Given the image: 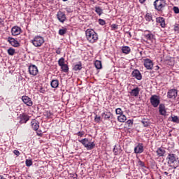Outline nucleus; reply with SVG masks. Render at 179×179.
Here are the masks:
<instances>
[{
    "instance_id": "obj_8",
    "label": "nucleus",
    "mask_w": 179,
    "mask_h": 179,
    "mask_svg": "<svg viewBox=\"0 0 179 179\" xmlns=\"http://www.w3.org/2000/svg\"><path fill=\"white\" fill-rule=\"evenodd\" d=\"M29 74L32 75V76H36L37 73H38V69L34 64H31L29 66Z\"/></svg>"
},
{
    "instance_id": "obj_19",
    "label": "nucleus",
    "mask_w": 179,
    "mask_h": 179,
    "mask_svg": "<svg viewBox=\"0 0 179 179\" xmlns=\"http://www.w3.org/2000/svg\"><path fill=\"white\" fill-rule=\"evenodd\" d=\"M156 153L159 157H163V156L166 155V150L162 147L159 148H157Z\"/></svg>"
},
{
    "instance_id": "obj_1",
    "label": "nucleus",
    "mask_w": 179,
    "mask_h": 179,
    "mask_svg": "<svg viewBox=\"0 0 179 179\" xmlns=\"http://www.w3.org/2000/svg\"><path fill=\"white\" fill-rule=\"evenodd\" d=\"M85 37L91 44H94V43L97 42V40H99V35L93 29H87L85 31Z\"/></svg>"
},
{
    "instance_id": "obj_54",
    "label": "nucleus",
    "mask_w": 179,
    "mask_h": 179,
    "mask_svg": "<svg viewBox=\"0 0 179 179\" xmlns=\"http://www.w3.org/2000/svg\"><path fill=\"white\" fill-rule=\"evenodd\" d=\"M0 24H3V19L0 18Z\"/></svg>"
},
{
    "instance_id": "obj_60",
    "label": "nucleus",
    "mask_w": 179,
    "mask_h": 179,
    "mask_svg": "<svg viewBox=\"0 0 179 179\" xmlns=\"http://www.w3.org/2000/svg\"><path fill=\"white\" fill-rule=\"evenodd\" d=\"M64 2H66V1H68V0H63Z\"/></svg>"
},
{
    "instance_id": "obj_18",
    "label": "nucleus",
    "mask_w": 179,
    "mask_h": 179,
    "mask_svg": "<svg viewBox=\"0 0 179 179\" xmlns=\"http://www.w3.org/2000/svg\"><path fill=\"white\" fill-rule=\"evenodd\" d=\"M139 92H141V88L136 87V88L131 90L129 93L131 96H133V97H138V96H139Z\"/></svg>"
},
{
    "instance_id": "obj_49",
    "label": "nucleus",
    "mask_w": 179,
    "mask_h": 179,
    "mask_svg": "<svg viewBox=\"0 0 179 179\" xmlns=\"http://www.w3.org/2000/svg\"><path fill=\"white\" fill-rule=\"evenodd\" d=\"M13 153H14V155H15V156H20V152L17 150H15L13 151Z\"/></svg>"
},
{
    "instance_id": "obj_28",
    "label": "nucleus",
    "mask_w": 179,
    "mask_h": 179,
    "mask_svg": "<svg viewBox=\"0 0 179 179\" xmlns=\"http://www.w3.org/2000/svg\"><path fill=\"white\" fill-rule=\"evenodd\" d=\"M61 69L62 72H64L65 73H66L68 71H69V67H68L67 64H64L63 66H61Z\"/></svg>"
},
{
    "instance_id": "obj_43",
    "label": "nucleus",
    "mask_w": 179,
    "mask_h": 179,
    "mask_svg": "<svg viewBox=\"0 0 179 179\" xmlns=\"http://www.w3.org/2000/svg\"><path fill=\"white\" fill-rule=\"evenodd\" d=\"M170 167H171L172 169H174L176 170V169H177V167H178V162H176V164H169Z\"/></svg>"
},
{
    "instance_id": "obj_17",
    "label": "nucleus",
    "mask_w": 179,
    "mask_h": 179,
    "mask_svg": "<svg viewBox=\"0 0 179 179\" xmlns=\"http://www.w3.org/2000/svg\"><path fill=\"white\" fill-rule=\"evenodd\" d=\"M21 31H22V29H20V27H13L11 29L12 36H19Z\"/></svg>"
},
{
    "instance_id": "obj_23",
    "label": "nucleus",
    "mask_w": 179,
    "mask_h": 179,
    "mask_svg": "<svg viewBox=\"0 0 179 179\" xmlns=\"http://www.w3.org/2000/svg\"><path fill=\"white\" fill-rule=\"evenodd\" d=\"M50 86L53 89H57L59 86V81L58 80H52L50 83Z\"/></svg>"
},
{
    "instance_id": "obj_53",
    "label": "nucleus",
    "mask_w": 179,
    "mask_h": 179,
    "mask_svg": "<svg viewBox=\"0 0 179 179\" xmlns=\"http://www.w3.org/2000/svg\"><path fill=\"white\" fill-rule=\"evenodd\" d=\"M37 135L38 136H42L43 134L41 133V131H37Z\"/></svg>"
},
{
    "instance_id": "obj_57",
    "label": "nucleus",
    "mask_w": 179,
    "mask_h": 179,
    "mask_svg": "<svg viewBox=\"0 0 179 179\" xmlns=\"http://www.w3.org/2000/svg\"><path fill=\"white\" fill-rule=\"evenodd\" d=\"M164 174H165V176H169V173L168 172H164Z\"/></svg>"
},
{
    "instance_id": "obj_24",
    "label": "nucleus",
    "mask_w": 179,
    "mask_h": 179,
    "mask_svg": "<svg viewBox=\"0 0 179 179\" xmlns=\"http://www.w3.org/2000/svg\"><path fill=\"white\" fill-rule=\"evenodd\" d=\"M145 20L146 22H153V16L152 15V13H147L145 15Z\"/></svg>"
},
{
    "instance_id": "obj_61",
    "label": "nucleus",
    "mask_w": 179,
    "mask_h": 179,
    "mask_svg": "<svg viewBox=\"0 0 179 179\" xmlns=\"http://www.w3.org/2000/svg\"><path fill=\"white\" fill-rule=\"evenodd\" d=\"M90 1H93V0H90Z\"/></svg>"
},
{
    "instance_id": "obj_37",
    "label": "nucleus",
    "mask_w": 179,
    "mask_h": 179,
    "mask_svg": "<svg viewBox=\"0 0 179 179\" xmlns=\"http://www.w3.org/2000/svg\"><path fill=\"white\" fill-rule=\"evenodd\" d=\"M45 115L47 118H51L52 117V113L50 110H47L45 112Z\"/></svg>"
},
{
    "instance_id": "obj_34",
    "label": "nucleus",
    "mask_w": 179,
    "mask_h": 179,
    "mask_svg": "<svg viewBox=\"0 0 179 179\" xmlns=\"http://www.w3.org/2000/svg\"><path fill=\"white\" fill-rule=\"evenodd\" d=\"M66 31H67L66 28L59 29V36H64V34H66Z\"/></svg>"
},
{
    "instance_id": "obj_42",
    "label": "nucleus",
    "mask_w": 179,
    "mask_h": 179,
    "mask_svg": "<svg viewBox=\"0 0 179 179\" xmlns=\"http://www.w3.org/2000/svg\"><path fill=\"white\" fill-rule=\"evenodd\" d=\"M126 124H127V125H129V127H131V126L134 125V120H128L127 121Z\"/></svg>"
},
{
    "instance_id": "obj_15",
    "label": "nucleus",
    "mask_w": 179,
    "mask_h": 179,
    "mask_svg": "<svg viewBox=\"0 0 179 179\" xmlns=\"http://www.w3.org/2000/svg\"><path fill=\"white\" fill-rule=\"evenodd\" d=\"M131 75L133 78H135L137 80H142V74H141V71H139V70H134Z\"/></svg>"
},
{
    "instance_id": "obj_26",
    "label": "nucleus",
    "mask_w": 179,
    "mask_h": 179,
    "mask_svg": "<svg viewBox=\"0 0 179 179\" xmlns=\"http://www.w3.org/2000/svg\"><path fill=\"white\" fill-rule=\"evenodd\" d=\"M117 120L119 122H125L127 121V116H125L124 114L120 115L117 116Z\"/></svg>"
},
{
    "instance_id": "obj_55",
    "label": "nucleus",
    "mask_w": 179,
    "mask_h": 179,
    "mask_svg": "<svg viewBox=\"0 0 179 179\" xmlns=\"http://www.w3.org/2000/svg\"><path fill=\"white\" fill-rule=\"evenodd\" d=\"M145 1L146 0H139L140 3H144Z\"/></svg>"
},
{
    "instance_id": "obj_59",
    "label": "nucleus",
    "mask_w": 179,
    "mask_h": 179,
    "mask_svg": "<svg viewBox=\"0 0 179 179\" xmlns=\"http://www.w3.org/2000/svg\"><path fill=\"white\" fill-rule=\"evenodd\" d=\"M156 68H157V71L158 69H159L160 67H159V66H157Z\"/></svg>"
},
{
    "instance_id": "obj_13",
    "label": "nucleus",
    "mask_w": 179,
    "mask_h": 179,
    "mask_svg": "<svg viewBox=\"0 0 179 179\" xmlns=\"http://www.w3.org/2000/svg\"><path fill=\"white\" fill-rule=\"evenodd\" d=\"M144 66L146 69H153V62L150 59H145L144 60Z\"/></svg>"
},
{
    "instance_id": "obj_47",
    "label": "nucleus",
    "mask_w": 179,
    "mask_h": 179,
    "mask_svg": "<svg viewBox=\"0 0 179 179\" xmlns=\"http://www.w3.org/2000/svg\"><path fill=\"white\" fill-rule=\"evenodd\" d=\"M111 27H112V29H113V30H117V29H118V25L116 24H113L111 25Z\"/></svg>"
},
{
    "instance_id": "obj_21",
    "label": "nucleus",
    "mask_w": 179,
    "mask_h": 179,
    "mask_svg": "<svg viewBox=\"0 0 179 179\" xmlns=\"http://www.w3.org/2000/svg\"><path fill=\"white\" fill-rule=\"evenodd\" d=\"M157 23H159L161 27H166V21L162 17L157 18Z\"/></svg>"
},
{
    "instance_id": "obj_27",
    "label": "nucleus",
    "mask_w": 179,
    "mask_h": 179,
    "mask_svg": "<svg viewBox=\"0 0 179 179\" xmlns=\"http://www.w3.org/2000/svg\"><path fill=\"white\" fill-rule=\"evenodd\" d=\"M148 31V34H145L144 35V37H145L147 40H150L151 41V40L153 39V37H155V36L152 34V32H150L149 31Z\"/></svg>"
},
{
    "instance_id": "obj_32",
    "label": "nucleus",
    "mask_w": 179,
    "mask_h": 179,
    "mask_svg": "<svg viewBox=\"0 0 179 179\" xmlns=\"http://www.w3.org/2000/svg\"><path fill=\"white\" fill-rule=\"evenodd\" d=\"M65 59L64 57H62L60 58L59 60H58V65L59 66H62L63 65H65Z\"/></svg>"
},
{
    "instance_id": "obj_33",
    "label": "nucleus",
    "mask_w": 179,
    "mask_h": 179,
    "mask_svg": "<svg viewBox=\"0 0 179 179\" xmlns=\"http://www.w3.org/2000/svg\"><path fill=\"white\" fill-rule=\"evenodd\" d=\"M95 12L100 16L103 13V9L100 7H95Z\"/></svg>"
},
{
    "instance_id": "obj_38",
    "label": "nucleus",
    "mask_w": 179,
    "mask_h": 179,
    "mask_svg": "<svg viewBox=\"0 0 179 179\" xmlns=\"http://www.w3.org/2000/svg\"><path fill=\"white\" fill-rule=\"evenodd\" d=\"M172 122H176V124H179L178 116H173V117H172Z\"/></svg>"
},
{
    "instance_id": "obj_25",
    "label": "nucleus",
    "mask_w": 179,
    "mask_h": 179,
    "mask_svg": "<svg viewBox=\"0 0 179 179\" xmlns=\"http://www.w3.org/2000/svg\"><path fill=\"white\" fill-rule=\"evenodd\" d=\"M122 52H123V54H129L131 52V48L128 47V46H123L122 48Z\"/></svg>"
},
{
    "instance_id": "obj_36",
    "label": "nucleus",
    "mask_w": 179,
    "mask_h": 179,
    "mask_svg": "<svg viewBox=\"0 0 179 179\" xmlns=\"http://www.w3.org/2000/svg\"><path fill=\"white\" fill-rule=\"evenodd\" d=\"M25 164L27 167H30V166H33V161L31 159H26Z\"/></svg>"
},
{
    "instance_id": "obj_11",
    "label": "nucleus",
    "mask_w": 179,
    "mask_h": 179,
    "mask_svg": "<svg viewBox=\"0 0 179 179\" xmlns=\"http://www.w3.org/2000/svg\"><path fill=\"white\" fill-rule=\"evenodd\" d=\"M22 101L28 107H31V106H33V101H31V99L27 96H22Z\"/></svg>"
},
{
    "instance_id": "obj_30",
    "label": "nucleus",
    "mask_w": 179,
    "mask_h": 179,
    "mask_svg": "<svg viewBox=\"0 0 179 179\" xmlns=\"http://www.w3.org/2000/svg\"><path fill=\"white\" fill-rule=\"evenodd\" d=\"M95 67L96 69H101V62L99 60H96L94 62Z\"/></svg>"
},
{
    "instance_id": "obj_35",
    "label": "nucleus",
    "mask_w": 179,
    "mask_h": 179,
    "mask_svg": "<svg viewBox=\"0 0 179 179\" xmlns=\"http://www.w3.org/2000/svg\"><path fill=\"white\" fill-rule=\"evenodd\" d=\"M115 113L117 115H122V114H124V112H122V109H121V108H116Z\"/></svg>"
},
{
    "instance_id": "obj_39",
    "label": "nucleus",
    "mask_w": 179,
    "mask_h": 179,
    "mask_svg": "<svg viewBox=\"0 0 179 179\" xmlns=\"http://www.w3.org/2000/svg\"><path fill=\"white\" fill-rule=\"evenodd\" d=\"M141 123L143 124V127H149L150 122L146 120H141Z\"/></svg>"
},
{
    "instance_id": "obj_45",
    "label": "nucleus",
    "mask_w": 179,
    "mask_h": 179,
    "mask_svg": "<svg viewBox=\"0 0 179 179\" xmlns=\"http://www.w3.org/2000/svg\"><path fill=\"white\" fill-rule=\"evenodd\" d=\"M138 166H140V167H145V162H143L141 160H138Z\"/></svg>"
},
{
    "instance_id": "obj_41",
    "label": "nucleus",
    "mask_w": 179,
    "mask_h": 179,
    "mask_svg": "<svg viewBox=\"0 0 179 179\" xmlns=\"http://www.w3.org/2000/svg\"><path fill=\"white\" fill-rule=\"evenodd\" d=\"M76 135H77V136H80V138H83V135H85V131H78Z\"/></svg>"
},
{
    "instance_id": "obj_2",
    "label": "nucleus",
    "mask_w": 179,
    "mask_h": 179,
    "mask_svg": "<svg viewBox=\"0 0 179 179\" xmlns=\"http://www.w3.org/2000/svg\"><path fill=\"white\" fill-rule=\"evenodd\" d=\"M30 43L36 48L41 47L43 44H44L45 41H44V37L41 36H35L32 40L30 41Z\"/></svg>"
},
{
    "instance_id": "obj_3",
    "label": "nucleus",
    "mask_w": 179,
    "mask_h": 179,
    "mask_svg": "<svg viewBox=\"0 0 179 179\" xmlns=\"http://www.w3.org/2000/svg\"><path fill=\"white\" fill-rule=\"evenodd\" d=\"M78 142H80V143H82V145H83V146L86 148L87 150H92L96 147V144L94 143V142H90L89 139L87 138H83L81 140H78Z\"/></svg>"
},
{
    "instance_id": "obj_16",
    "label": "nucleus",
    "mask_w": 179,
    "mask_h": 179,
    "mask_svg": "<svg viewBox=\"0 0 179 179\" xmlns=\"http://www.w3.org/2000/svg\"><path fill=\"white\" fill-rule=\"evenodd\" d=\"M31 127L34 131H38L40 128V122L34 119L31 122Z\"/></svg>"
},
{
    "instance_id": "obj_9",
    "label": "nucleus",
    "mask_w": 179,
    "mask_h": 179,
    "mask_svg": "<svg viewBox=\"0 0 179 179\" xmlns=\"http://www.w3.org/2000/svg\"><path fill=\"white\" fill-rule=\"evenodd\" d=\"M57 17L60 23H64L65 20H66V15H65L62 11L57 12Z\"/></svg>"
},
{
    "instance_id": "obj_29",
    "label": "nucleus",
    "mask_w": 179,
    "mask_h": 179,
    "mask_svg": "<svg viewBox=\"0 0 179 179\" xmlns=\"http://www.w3.org/2000/svg\"><path fill=\"white\" fill-rule=\"evenodd\" d=\"M7 52L8 55L13 56L15 55V52H16V50L14 48H10L9 49H8Z\"/></svg>"
},
{
    "instance_id": "obj_6",
    "label": "nucleus",
    "mask_w": 179,
    "mask_h": 179,
    "mask_svg": "<svg viewBox=\"0 0 179 179\" xmlns=\"http://www.w3.org/2000/svg\"><path fill=\"white\" fill-rule=\"evenodd\" d=\"M166 160L168 162V164H176V163L178 162L177 155L173 153L168 154Z\"/></svg>"
},
{
    "instance_id": "obj_5",
    "label": "nucleus",
    "mask_w": 179,
    "mask_h": 179,
    "mask_svg": "<svg viewBox=\"0 0 179 179\" xmlns=\"http://www.w3.org/2000/svg\"><path fill=\"white\" fill-rule=\"evenodd\" d=\"M150 103L155 108L159 107L160 106V96L158 95H152L150 99Z\"/></svg>"
},
{
    "instance_id": "obj_48",
    "label": "nucleus",
    "mask_w": 179,
    "mask_h": 179,
    "mask_svg": "<svg viewBox=\"0 0 179 179\" xmlns=\"http://www.w3.org/2000/svg\"><path fill=\"white\" fill-rule=\"evenodd\" d=\"M173 12H174V13H179L178 7H176V6L173 7Z\"/></svg>"
},
{
    "instance_id": "obj_52",
    "label": "nucleus",
    "mask_w": 179,
    "mask_h": 179,
    "mask_svg": "<svg viewBox=\"0 0 179 179\" xmlns=\"http://www.w3.org/2000/svg\"><path fill=\"white\" fill-rule=\"evenodd\" d=\"M113 152L115 153V155H118V151L117 150V149L115 148V147L113 148Z\"/></svg>"
},
{
    "instance_id": "obj_14",
    "label": "nucleus",
    "mask_w": 179,
    "mask_h": 179,
    "mask_svg": "<svg viewBox=\"0 0 179 179\" xmlns=\"http://www.w3.org/2000/svg\"><path fill=\"white\" fill-rule=\"evenodd\" d=\"M134 153L139 155L143 153V144L138 143V145L134 148Z\"/></svg>"
},
{
    "instance_id": "obj_20",
    "label": "nucleus",
    "mask_w": 179,
    "mask_h": 179,
    "mask_svg": "<svg viewBox=\"0 0 179 179\" xmlns=\"http://www.w3.org/2000/svg\"><path fill=\"white\" fill-rule=\"evenodd\" d=\"M159 111L161 115H166V114H167V112L166 111V106H164V104H159Z\"/></svg>"
},
{
    "instance_id": "obj_31",
    "label": "nucleus",
    "mask_w": 179,
    "mask_h": 179,
    "mask_svg": "<svg viewBox=\"0 0 179 179\" xmlns=\"http://www.w3.org/2000/svg\"><path fill=\"white\" fill-rule=\"evenodd\" d=\"M82 69V63L79 62L78 64H76L73 67V71H80Z\"/></svg>"
},
{
    "instance_id": "obj_51",
    "label": "nucleus",
    "mask_w": 179,
    "mask_h": 179,
    "mask_svg": "<svg viewBox=\"0 0 179 179\" xmlns=\"http://www.w3.org/2000/svg\"><path fill=\"white\" fill-rule=\"evenodd\" d=\"M66 10L68 13H71V12H72V10L69 8H66Z\"/></svg>"
},
{
    "instance_id": "obj_10",
    "label": "nucleus",
    "mask_w": 179,
    "mask_h": 179,
    "mask_svg": "<svg viewBox=\"0 0 179 179\" xmlns=\"http://www.w3.org/2000/svg\"><path fill=\"white\" fill-rule=\"evenodd\" d=\"M178 94L177 90L171 89L169 90L167 92V97L168 99H176Z\"/></svg>"
},
{
    "instance_id": "obj_56",
    "label": "nucleus",
    "mask_w": 179,
    "mask_h": 179,
    "mask_svg": "<svg viewBox=\"0 0 179 179\" xmlns=\"http://www.w3.org/2000/svg\"><path fill=\"white\" fill-rule=\"evenodd\" d=\"M127 34H129V37H132V35L131 34V32L128 31Z\"/></svg>"
},
{
    "instance_id": "obj_40",
    "label": "nucleus",
    "mask_w": 179,
    "mask_h": 179,
    "mask_svg": "<svg viewBox=\"0 0 179 179\" xmlns=\"http://www.w3.org/2000/svg\"><path fill=\"white\" fill-rule=\"evenodd\" d=\"M38 92L44 94V93H45V88L43 87H39Z\"/></svg>"
},
{
    "instance_id": "obj_50",
    "label": "nucleus",
    "mask_w": 179,
    "mask_h": 179,
    "mask_svg": "<svg viewBox=\"0 0 179 179\" xmlns=\"http://www.w3.org/2000/svg\"><path fill=\"white\" fill-rule=\"evenodd\" d=\"M56 54H57L58 55L61 54V49L59 48L56 50Z\"/></svg>"
},
{
    "instance_id": "obj_44",
    "label": "nucleus",
    "mask_w": 179,
    "mask_h": 179,
    "mask_svg": "<svg viewBox=\"0 0 179 179\" xmlns=\"http://www.w3.org/2000/svg\"><path fill=\"white\" fill-rule=\"evenodd\" d=\"M99 24H101V26H104V24H106V21H104V20L99 19Z\"/></svg>"
},
{
    "instance_id": "obj_58",
    "label": "nucleus",
    "mask_w": 179,
    "mask_h": 179,
    "mask_svg": "<svg viewBox=\"0 0 179 179\" xmlns=\"http://www.w3.org/2000/svg\"><path fill=\"white\" fill-rule=\"evenodd\" d=\"M0 179H6V178H4V177H3V176H0Z\"/></svg>"
},
{
    "instance_id": "obj_46",
    "label": "nucleus",
    "mask_w": 179,
    "mask_h": 179,
    "mask_svg": "<svg viewBox=\"0 0 179 179\" xmlns=\"http://www.w3.org/2000/svg\"><path fill=\"white\" fill-rule=\"evenodd\" d=\"M101 119V117L96 115L94 120L96 121V122H100Z\"/></svg>"
},
{
    "instance_id": "obj_4",
    "label": "nucleus",
    "mask_w": 179,
    "mask_h": 179,
    "mask_svg": "<svg viewBox=\"0 0 179 179\" xmlns=\"http://www.w3.org/2000/svg\"><path fill=\"white\" fill-rule=\"evenodd\" d=\"M155 9L158 12H162L163 8L166 6V0H155L154 2Z\"/></svg>"
},
{
    "instance_id": "obj_12",
    "label": "nucleus",
    "mask_w": 179,
    "mask_h": 179,
    "mask_svg": "<svg viewBox=\"0 0 179 179\" xmlns=\"http://www.w3.org/2000/svg\"><path fill=\"white\" fill-rule=\"evenodd\" d=\"M8 41L10 44V45H12L13 47H15V48L20 47V43H19V41H17L14 38L8 37Z\"/></svg>"
},
{
    "instance_id": "obj_22",
    "label": "nucleus",
    "mask_w": 179,
    "mask_h": 179,
    "mask_svg": "<svg viewBox=\"0 0 179 179\" xmlns=\"http://www.w3.org/2000/svg\"><path fill=\"white\" fill-rule=\"evenodd\" d=\"M102 118H104L105 120H110L111 117H113V113L111 112H106L103 113L101 115Z\"/></svg>"
},
{
    "instance_id": "obj_7",
    "label": "nucleus",
    "mask_w": 179,
    "mask_h": 179,
    "mask_svg": "<svg viewBox=\"0 0 179 179\" xmlns=\"http://www.w3.org/2000/svg\"><path fill=\"white\" fill-rule=\"evenodd\" d=\"M19 124H27V121L30 120V116L26 113H22L18 117Z\"/></svg>"
}]
</instances>
